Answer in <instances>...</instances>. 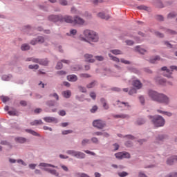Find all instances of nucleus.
I'll use <instances>...</instances> for the list:
<instances>
[{"mask_svg": "<svg viewBox=\"0 0 177 177\" xmlns=\"http://www.w3.org/2000/svg\"><path fill=\"white\" fill-rule=\"evenodd\" d=\"M28 68H30V70H38V68H39V66L38 64L29 65Z\"/></svg>", "mask_w": 177, "mask_h": 177, "instance_id": "79ce46f5", "label": "nucleus"}, {"mask_svg": "<svg viewBox=\"0 0 177 177\" xmlns=\"http://www.w3.org/2000/svg\"><path fill=\"white\" fill-rule=\"evenodd\" d=\"M109 57H110L111 60H113L115 63H120V59L118 57L111 55V53L108 54Z\"/></svg>", "mask_w": 177, "mask_h": 177, "instance_id": "2f4dec72", "label": "nucleus"}, {"mask_svg": "<svg viewBox=\"0 0 177 177\" xmlns=\"http://www.w3.org/2000/svg\"><path fill=\"white\" fill-rule=\"evenodd\" d=\"M26 132H27L28 133H30V135H32L33 136H38L39 138L41 137V135L38 133H37V131L31 129H26Z\"/></svg>", "mask_w": 177, "mask_h": 177, "instance_id": "aec40b11", "label": "nucleus"}, {"mask_svg": "<svg viewBox=\"0 0 177 177\" xmlns=\"http://www.w3.org/2000/svg\"><path fill=\"white\" fill-rule=\"evenodd\" d=\"M93 126L97 129H103L106 127V122L103 121L102 120H95L93 122Z\"/></svg>", "mask_w": 177, "mask_h": 177, "instance_id": "39448f33", "label": "nucleus"}, {"mask_svg": "<svg viewBox=\"0 0 177 177\" xmlns=\"http://www.w3.org/2000/svg\"><path fill=\"white\" fill-rule=\"evenodd\" d=\"M90 140L88 138H84L82 140V146L85 147L87 145H89Z\"/></svg>", "mask_w": 177, "mask_h": 177, "instance_id": "4c0bfd02", "label": "nucleus"}, {"mask_svg": "<svg viewBox=\"0 0 177 177\" xmlns=\"http://www.w3.org/2000/svg\"><path fill=\"white\" fill-rule=\"evenodd\" d=\"M111 91H113V92H121V88L119 87H112L111 88Z\"/></svg>", "mask_w": 177, "mask_h": 177, "instance_id": "69168bd1", "label": "nucleus"}, {"mask_svg": "<svg viewBox=\"0 0 177 177\" xmlns=\"http://www.w3.org/2000/svg\"><path fill=\"white\" fill-rule=\"evenodd\" d=\"M50 21H53V23H57V21H60V23H63V15H51L48 17Z\"/></svg>", "mask_w": 177, "mask_h": 177, "instance_id": "423d86ee", "label": "nucleus"}, {"mask_svg": "<svg viewBox=\"0 0 177 177\" xmlns=\"http://www.w3.org/2000/svg\"><path fill=\"white\" fill-rule=\"evenodd\" d=\"M56 70H62L63 68V62H59L55 66Z\"/></svg>", "mask_w": 177, "mask_h": 177, "instance_id": "58836bf2", "label": "nucleus"}, {"mask_svg": "<svg viewBox=\"0 0 177 177\" xmlns=\"http://www.w3.org/2000/svg\"><path fill=\"white\" fill-rule=\"evenodd\" d=\"M139 100H140V102L141 103V104L142 106H145V97H143V95H140L139 97Z\"/></svg>", "mask_w": 177, "mask_h": 177, "instance_id": "680f3d73", "label": "nucleus"}, {"mask_svg": "<svg viewBox=\"0 0 177 177\" xmlns=\"http://www.w3.org/2000/svg\"><path fill=\"white\" fill-rule=\"evenodd\" d=\"M115 156L116 157V158H118V160H122L123 158L122 152L116 153L115 154Z\"/></svg>", "mask_w": 177, "mask_h": 177, "instance_id": "de8ad7c7", "label": "nucleus"}, {"mask_svg": "<svg viewBox=\"0 0 177 177\" xmlns=\"http://www.w3.org/2000/svg\"><path fill=\"white\" fill-rule=\"evenodd\" d=\"M159 60H161V58L160 57V55H156L155 57H152L149 59V63H151L152 64H156Z\"/></svg>", "mask_w": 177, "mask_h": 177, "instance_id": "dca6fc26", "label": "nucleus"}, {"mask_svg": "<svg viewBox=\"0 0 177 177\" xmlns=\"http://www.w3.org/2000/svg\"><path fill=\"white\" fill-rule=\"evenodd\" d=\"M78 89L82 93H86V88H85L84 86H79Z\"/></svg>", "mask_w": 177, "mask_h": 177, "instance_id": "3c124183", "label": "nucleus"}, {"mask_svg": "<svg viewBox=\"0 0 177 177\" xmlns=\"http://www.w3.org/2000/svg\"><path fill=\"white\" fill-rule=\"evenodd\" d=\"M167 136L163 135V134H160L158 135L156 137V142H158V143H160V142H164V140L166 139Z\"/></svg>", "mask_w": 177, "mask_h": 177, "instance_id": "a878e982", "label": "nucleus"}, {"mask_svg": "<svg viewBox=\"0 0 177 177\" xmlns=\"http://www.w3.org/2000/svg\"><path fill=\"white\" fill-rule=\"evenodd\" d=\"M39 64H41V66H48V64H49V61L46 58L40 59L39 61Z\"/></svg>", "mask_w": 177, "mask_h": 177, "instance_id": "bb28decb", "label": "nucleus"}, {"mask_svg": "<svg viewBox=\"0 0 177 177\" xmlns=\"http://www.w3.org/2000/svg\"><path fill=\"white\" fill-rule=\"evenodd\" d=\"M112 117H113V118H122V120L126 119V120H129V118H131V116H129V115L128 114H124V113H121V114H118V115H112Z\"/></svg>", "mask_w": 177, "mask_h": 177, "instance_id": "f8f14e48", "label": "nucleus"}, {"mask_svg": "<svg viewBox=\"0 0 177 177\" xmlns=\"http://www.w3.org/2000/svg\"><path fill=\"white\" fill-rule=\"evenodd\" d=\"M15 140L17 143H26V142H27V138H24V137H16L15 138Z\"/></svg>", "mask_w": 177, "mask_h": 177, "instance_id": "6ab92c4d", "label": "nucleus"}, {"mask_svg": "<svg viewBox=\"0 0 177 177\" xmlns=\"http://www.w3.org/2000/svg\"><path fill=\"white\" fill-rule=\"evenodd\" d=\"M86 157V155L84 153V152H81L80 151H77L76 153L75 158H77L78 160H84Z\"/></svg>", "mask_w": 177, "mask_h": 177, "instance_id": "a211bd4d", "label": "nucleus"}, {"mask_svg": "<svg viewBox=\"0 0 177 177\" xmlns=\"http://www.w3.org/2000/svg\"><path fill=\"white\" fill-rule=\"evenodd\" d=\"M165 31L167 32V34H171V35H175L177 34L176 31L171 29H165Z\"/></svg>", "mask_w": 177, "mask_h": 177, "instance_id": "ea45409f", "label": "nucleus"}, {"mask_svg": "<svg viewBox=\"0 0 177 177\" xmlns=\"http://www.w3.org/2000/svg\"><path fill=\"white\" fill-rule=\"evenodd\" d=\"M148 95L153 102H158V103H162L163 104H169V97L165 94L158 93L157 91L149 90Z\"/></svg>", "mask_w": 177, "mask_h": 177, "instance_id": "f03ea898", "label": "nucleus"}, {"mask_svg": "<svg viewBox=\"0 0 177 177\" xmlns=\"http://www.w3.org/2000/svg\"><path fill=\"white\" fill-rule=\"evenodd\" d=\"M165 177H177V172H176V173H171V174L165 176Z\"/></svg>", "mask_w": 177, "mask_h": 177, "instance_id": "774afa93", "label": "nucleus"}, {"mask_svg": "<svg viewBox=\"0 0 177 177\" xmlns=\"http://www.w3.org/2000/svg\"><path fill=\"white\" fill-rule=\"evenodd\" d=\"M176 17V12H170L167 15V19H174Z\"/></svg>", "mask_w": 177, "mask_h": 177, "instance_id": "09e8293b", "label": "nucleus"}, {"mask_svg": "<svg viewBox=\"0 0 177 177\" xmlns=\"http://www.w3.org/2000/svg\"><path fill=\"white\" fill-rule=\"evenodd\" d=\"M174 162H177V156H171L167 160V165H172Z\"/></svg>", "mask_w": 177, "mask_h": 177, "instance_id": "2eb2a0df", "label": "nucleus"}, {"mask_svg": "<svg viewBox=\"0 0 177 177\" xmlns=\"http://www.w3.org/2000/svg\"><path fill=\"white\" fill-rule=\"evenodd\" d=\"M148 118L151 121L154 127H156V128H160L165 125V119H164L161 115H148Z\"/></svg>", "mask_w": 177, "mask_h": 177, "instance_id": "7ed1b4c3", "label": "nucleus"}, {"mask_svg": "<svg viewBox=\"0 0 177 177\" xmlns=\"http://www.w3.org/2000/svg\"><path fill=\"white\" fill-rule=\"evenodd\" d=\"M137 9H139V10H149V7L146 6H139L137 7Z\"/></svg>", "mask_w": 177, "mask_h": 177, "instance_id": "c03bdc74", "label": "nucleus"}, {"mask_svg": "<svg viewBox=\"0 0 177 177\" xmlns=\"http://www.w3.org/2000/svg\"><path fill=\"white\" fill-rule=\"evenodd\" d=\"M62 95L65 99H70L71 97V91L66 90L62 92Z\"/></svg>", "mask_w": 177, "mask_h": 177, "instance_id": "5701e85b", "label": "nucleus"}, {"mask_svg": "<svg viewBox=\"0 0 177 177\" xmlns=\"http://www.w3.org/2000/svg\"><path fill=\"white\" fill-rule=\"evenodd\" d=\"M63 22L73 24L74 19H73V17L70 15H65L64 17L62 16V23Z\"/></svg>", "mask_w": 177, "mask_h": 177, "instance_id": "1a4fd4ad", "label": "nucleus"}, {"mask_svg": "<svg viewBox=\"0 0 177 177\" xmlns=\"http://www.w3.org/2000/svg\"><path fill=\"white\" fill-rule=\"evenodd\" d=\"M133 86L136 88V89H140L143 86V84L139 80H136L133 81Z\"/></svg>", "mask_w": 177, "mask_h": 177, "instance_id": "4468645a", "label": "nucleus"}, {"mask_svg": "<svg viewBox=\"0 0 177 177\" xmlns=\"http://www.w3.org/2000/svg\"><path fill=\"white\" fill-rule=\"evenodd\" d=\"M137 93L136 88H131V89L129 91V95H130L132 96V95H135V93Z\"/></svg>", "mask_w": 177, "mask_h": 177, "instance_id": "13d9d810", "label": "nucleus"}, {"mask_svg": "<svg viewBox=\"0 0 177 177\" xmlns=\"http://www.w3.org/2000/svg\"><path fill=\"white\" fill-rule=\"evenodd\" d=\"M120 62L121 63H123V64H131V62L130 61H128L124 58H121L120 59Z\"/></svg>", "mask_w": 177, "mask_h": 177, "instance_id": "052dcab7", "label": "nucleus"}, {"mask_svg": "<svg viewBox=\"0 0 177 177\" xmlns=\"http://www.w3.org/2000/svg\"><path fill=\"white\" fill-rule=\"evenodd\" d=\"M43 120L44 121H45V122H48L49 124L52 122H54L55 124H57V122H59V120H57V118L52 116H46L43 118Z\"/></svg>", "mask_w": 177, "mask_h": 177, "instance_id": "6e6552de", "label": "nucleus"}, {"mask_svg": "<svg viewBox=\"0 0 177 177\" xmlns=\"http://www.w3.org/2000/svg\"><path fill=\"white\" fill-rule=\"evenodd\" d=\"M30 30H31V26L29 25L24 26L22 29V31L26 34H28V32H30Z\"/></svg>", "mask_w": 177, "mask_h": 177, "instance_id": "72a5a7b5", "label": "nucleus"}, {"mask_svg": "<svg viewBox=\"0 0 177 177\" xmlns=\"http://www.w3.org/2000/svg\"><path fill=\"white\" fill-rule=\"evenodd\" d=\"M49 97H54L55 99H56V100H59V95H57L56 93H54L53 94H50Z\"/></svg>", "mask_w": 177, "mask_h": 177, "instance_id": "4d7b16f0", "label": "nucleus"}, {"mask_svg": "<svg viewBox=\"0 0 177 177\" xmlns=\"http://www.w3.org/2000/svg\"><path fill=\"white\" fill-rule=\"evenodd\" d=\"M1 100H2L3 103H6V102H9L10 98L8 96L2 95L1 96Z\"/></svg>", "mask_w": 177, "mask_h": 177, "instance_id": "37998d69", "label": "nucleus"}, {"mask_svg": "<svg viewBox=\"0 0 177 177\" xmlns=\"http://www.w3.org/2000/svg\"><path fill=\"white\" fill-rule=\"evenodd\" d=\"M84 59L87 63H95V59L93 58V55L92 54H85Z\"/></svg>", "mask_w": 177, "mask_h": 177, "instance_id": "9b49d317", "label": "nucleus"}, {"mask_svg": "<svg viewBox=\"0 0 177 177\" xmlns=\"http://www.w3.org/2000/svg\"><path fill=\"white\" fill-rule=\"evenodd\" d=\"M59 3L62 6H67L68 5L67 0H59Z\"/></svg>", "mask_w": 177, "mask_h": 177, "instance_id": "a18cd8bd", "label": "nucleus"}, {"mask_svg": "<svg viewBox=\"0 0 177 177\" xmlns=\"http://www.w3.org/2000/svg\"><path fill=\"white\" fill-rule=\"evenodd\" d=\"M96 85H97V82L94 80V81L91 82V83L88 84L86 85V88H88V89H91V88H95V86H96Z\"/></svg>", "mask_w": 177, "mask_h": 177, "instance_id": "473e14b6", "label": "nucleus"}, {"mask_svg": "<svg viewBox=\"0 0 177 177\" xmlns=\"http://www.w3.org/2000/svg\"><path fill=\"white\" fill-rule=\"evenodd\" d=\"M67 80L71 82H76V81H78V77L76 75H69L67 76Z\"/></svg>", "mask_w": 177, "mask_h": 177, "instance_id": "f3484780", "label": "nucleus"}, {"mask_svg": "<svg viewBox=\"0 0 177 177\" xmlns=\"http://www.w3.org/2000/svg\"><path fill=\"white\" fill-rule=\"evenodd\" d=\"M9 115H16L17 114V111L16 109H12L8 111Z\"/></svg>", "mask_w": 177, "mask_h": 177, "instance_id": "6e6d98bb", "label": "nucleus"}, {"mask_svg": "<svg viewBox=\"0 0 177 177\" xmlns=\"http://www.w3.org/2000/svg\"><path fill=\"white\" fill-rule=\"evenodd\" d=\"M118 175L120 177L128 176V172H127V171L119 172V173H118Z\"/></svg>", "mask_w": 177, "mask_h": 177, "instance_id": "603ef678", "label": "nucleus"}, {"mask_svg": "<svg viewBox=\"0 0 177 177\" xmlns=\"http://www.w3.org/2000/svg\"><path fill=\"white\" fill-rule=\"evenodd\" d=\"M67 35H77V30L75 29H71L70 30V34L67 33Z\"/></svg>", "mask_w": 177, "mask_h": 177, "instance_id": "bf43d9fd", "label": "nucleus"}, {"mask_svg": "<svg viewBox=\"0 0 177 177\" xmlns=\"http://www.w3.org/2000/svg\"><path fill=\"white\" fill-rule=\"evenodd\" d=\"M117 102L119 107H122L121 104H123L124 107H128L129 109L131 107V105H129L128 102H120V100H118Z\"/></svg>", "mask_w": 177, "mask_h": 177, "instance_id": "c85d7f7f", "label": "nucleus"}, {"mask_svg": "<svg viewBox=\"0 0 177 177\" xmlns=\"http://www.w3.org/2000/svg\"><path fill=\"white\" fill-rule=\"evenodd\" d=\"M44 124V122H42V120H35L32 122H30V124L32 125V127H34L35 125H42Z\"/></svg>", "mask_w": 177, "mask_h": 177, "instance_id": "b1692460", "label": "nucleus"}, {"mask_svg": "<svg viewBox=\"0 0 177 177\" xmlns=\"http://www.w3.org/2000/svg\"><path fill=\"white\" fill-rule=\"evenodd\" d=\"M73 24H77L78 26H84V24H85V20L80 17L78 15H76L73 18Z\"/></svg>", "mask_w": 177, "mask_h": 177, "instance_id": "0eeeda50", "label": "nucleus"}, {"mask_svg": "<svg viewBox=\"0 0 177 177\" xmlns=\"http://www.w3.org/2000/svg\"><path fill=\"white\" fill-rule=\"evenodd\" d=\"M77 175L79 177H91V176H89V175H88L87 174H85V173H77Z\"/></svg>", "mask_w": 177, "mask_h": 177, "instance_id": "0e129e2a", "label": "nucleus"}, {"mask_svg": "<svg viewBox=\"0 0 177 177\" xmlns=\"http://www.w3.org/2000/svg\"><path fill=\"white\" fill-rule=\"evenodd\" d=\"M39 167H43L44 168V171H45L46 172H48V174H50L51 175H53L54 176L56 177L59 176V172H57L56 169L48 168V167H50L51 168L57 169V166H55L49 163L41 162L39 164Z\"/></svg>", "mask_w": 177, "mask_h": 177, "instance_id": "20e7f679", "label": "nucleus"}, {"mask_svg": "<svg viewBox=\"0 0 177 177\" xmlns=\"http://www.w3.org/2000/svg\"><path fill=\"white\" fill-rule=\"evenodd\" d=\"M68 133H73V130H64V131H62V135H68Z\"/></svg>", "mask_w": 177, "mask_h": 177, "instance_id": "338daca9", "label": "nucleus"}, {"mask_svg": "<svg viewBox=\"0 0 177 177\" xmlns=\"http://www.w3.org/2000/svg\"><path fill=\"white\" fill-rule=\"evenodd\" d=\"M46 104L48 106V107H53L55 104H56V102L55 100H48L46 102Z\"/></svg>", "mask_w": 177, "mask_h": 177, "instance_id": "c9c22d12", "label": "nucleus"}, {"mask_svg": "<svg viewBox=\"0 0 177 177\" xmlns=\"http://www.w3.org/2000/svg\"><path fill=\"white\" fill-rule=\"evenodd\" d=\"M162 71H165V73L163 74L164 77H167V78H171L172 75V71L171 70L168 69L167 66H163L161 68Z\"/></svg>", "mask_w": 177, "mask_h": 177, "instance_id": "9d476101", "label": "nucleus"}, {"mask_svg": "<svg viewBox=\"0 0 177 177\" xmlns=\"http://www.w3.org/2000/svg\"><path fill=\"white\" fill-rule=\"evenodd\" d=\"M84 37H80L81 41L88 42H99V34L96 31L91 29H86L83 31Z\"/></svg>", "mask_w": 177, "mask_h": 177, "instance_id": "f257e3e1", "label": "nucleus"}, {"mask_svg": "<svg viewBox=\"0 0 177 177\" xmlns=\"http://www.w3.org/2000/svg\"><path fill=\"white\" fill-rule=\"evenodd\" d=\"M30 44H24L21 46V49L23 51L30 50Z\"/></svg>", "mask_w": 177, "mask_h": 177, "instance_id": "f704fd0d", "label": "nucleus"}, {"mask_svg": "<svg viewBox=\"0 0 177 177\" xmlns=\"http://www.w3.org/2000/svg\"><path fill=\"white\" fill-rule=\"evenodd\" d=\"M136 50L140 53V55H145V53H147V50L140 46H136Z\"/></svg>", "mask_w": 177, "mask_h": 177, "instance_id": "4be33fe9", "label": "nucleus"}, {"mask_svg": "<svg viewBox=\"0 0 177 177\" xmlns=\"http://www.w3.org/2000/svg\"><path fill=\"white\" fill-rule=\"evenodd\" d=\"M124 145L126 147H132V146H133V142L131 140H128L124 143Z\"/></svg>", "mask_w": 177, "mask_h": 177, "instance_id": "8fccbe9b", "label": "nucleus"}, {"mask_svg": "<svg viewBox=\"0 0 177 177\" xmlns=\"http://www.w3.org/2000/svg\"><path fill=\"white\" fill-rule=\"evenodd\" d=\"M75 99L79 100V102H84V95H82L81 96L76 95Z\"/></svg>", "mask_w": 177, "mask_h": 177, "instance_id": "e2e57ef3", "label": "nucleus"}, {"mask_svg": "<svg viewBox=\"0 0 177 177\" xmlns=\"http://www.w3.org/2000/svg\"><path fill=\"white\" fill-rule=\"evenodd\" d=\"M12 77L13 76L12 75H3L1 77V80L3 81H10V80H12Z\"/></svg>", "mask_w": 177, "mask_h": 177, "instance_id": "7c9ffc66", "label": "nucleus"}, {"mask_svg": "<svg viewBox=\"0 0 177 177\" xmlns=\"http://www.w3.org/2000/svg\"><path fill=\"white\" fill-rule=\"evenodd\" d=\"M77 151H75V150H68L66 151V154H68V156H71L72 157H76L77 156Z\"/></svg>", "mask_w": 177, "mask_h": 177, "instance_id": "c756f323", "label": "nucleus"}, {"mask_svg": "<svg viewBox=\"0 0 177 177\" xmlns=\"http://www.w3.org/2000/svg\"><path fill=\"white\" fill-rule=\"evenodd\" d=\"M91 140L92 143H94L95 145H97V143H99V139L96 137L91 138Z\"/></svg>", "mask_w": 177, "mask_h": 177, "instance_id": "5fc2aeb1", "label": "nucleus"}, {"mask_svg": "<svg viewBox=\"0 0 177 177\" xmlns=\"http://www.w3.org/2000/svg\"><path fill=\"white\" fill-rule=\"evenodd\" d=\"M37 39L39 44H44L45 42V38L42 36L37 37Z\"/></svg>", "mask_w": 177, "mask_h": 177, "instance_id": "a19ab883", "label": "nucleus"}, {"mask_svg": "<svg viewBox=\"0 0 177 177\" xmlns=\"http://www.w3.org/2000/svg\"><path fill=\"white\" fill-rule=\"evenodd\" d=\"M100 102H101V103L102 104V106H103L104 110H109V105L107 104V101L106 100V99H104V98H101V99H100Z\"/></svg>", "mask_w": 177, "mask_h": 177, "instance_id": "393cba45", "label": "nucleus"}, {"mask_svg": "<svg viewBox=\"0 0 177 177\" xmlns=\"http://www.w3.org/2000/svg\"><path fill=\"white\" fill-rule=\"evenodd\" d=\"M146 124V120L143 118H139L137 119L136 122H135L136 125H143Z\"/></svg>", "mask_w": 177, "mask_h": 177, "instance_id": "412c9836", "label": "nucleus"}, {"mask_svg": "<svg viewBox=\"0 0 177 177\" xmlns=\"http://www.w3.org/2000/svg\"><path fill=\"white\" fill-rule=\"evenodd\" d=\"M123 158H131V154L127 151H122Z\"/></svg>", "mask_w": 177, "mask_h": 177, "instance_id": "49530a36", "label": "nucleus"}, {"mask_svg": "<svg viewBox=\"0 0 177 177\" xmlns=\"http://www.w3.org/2000/svg\"><path fill=\"white\" fill-rule=\"evenodd\" d=\"M111 53H113V55H122V51L118 49L111 50Z\"/></svg>", "mask_w": 177, "mask_h": 177, "instance_id": "e433bc0d", "label": "nucleus"}, {"mask_svg": "<svg viewBox=\"0 0 177 177\" xmlns=\"http://www.w3.org/2000/svg\"><path fill=\"white\" fill-rule=\"evenodd\" d=\"M157 82L159 85H162V86H165V85H167V80L164 78L157 79Z\"/></svg>", "mask_w": 177, "mask_h": 177, "instance_id": "cd10ccee", "label": "nucleus"}, {"mask_svg": "<svg viewBox=\"0 0 177 177\" xmlns=\"http://www.w3.org/2000/svg\"><path fill=\"white\" fill-rule=\"evenodd\" d=\"M104 73V75H107V77H110L111 75V70L110 69H105Z\"/></svg>", "mask_w": 177, "mask_h": 177, "instance_id": "864d4df0", "label": "nucleus"}, {"mask_svg": "<svg viewBox=\"0 0 177 177\" xmlns=\"http://www.w3.org/2000/svg\"><path fill=\"white\" fill-rule=\"evenodd\" d=\"M97 17H100V19H102L104 20H109V19H110V15L106 14L104 12H99L97 14Z\"/></svg>", "mask_w": 177, "mask_h": 177, "instance_id": "ddd939ff", "label": "nucleus"}]
</instances>
